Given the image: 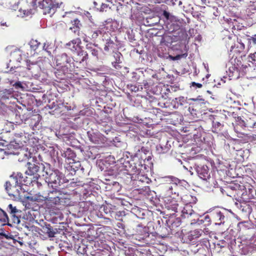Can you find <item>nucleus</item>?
Listing matches in <instances>:
<instances>
[{
    "mask_svg": "<svg viewBox=\"0 0 256 256\" xmlns=\"http://www.w3.org/2000/svg\"><path fill=\"white\" fill-rule=\"evenodd\" d=\"M40 166L43 170L42 176H45L46 181L49 184H53L52 186L57 187L60 186L62 174L58 170L52 169L49 164H42Z\"/></svg>",
    "mask_w": 256,
    "mask_h": 256,
    "instance_id": "nucleus-1",
    "label": "nucleus"
},
{
    "mask_svg": "<svg viewBox=\"0 0 256 256\" xmlns=\"http://www.w3.org/2000/svg\"><path fill=\"white\" fill-rule=\"evenodd\" d=\"M163 181L165 182L164 188L168 196L173 194H176L178 187L180 186L184 182L172 176L164 178Z\"/></svg>",
    "mask_w": 256,
    "mask_h": 256,
    "instance_id": "nucleus-2",
    "label": "nucleus"
},
{
    "mask_svg": "<svg viewBox=\"0 0 256 256\" xmlns=\"http://www.w3.org/2000/svg\"><path fill=\"white\" fill-rule=\"evenodd\" d=\"M62 2H54L52 0H42L38 2V6L43 10L44 14H49L51 16L54 14L56 9L60 8Z\"/></svg>",
    "mask_w": 256,
    "mask_h": 256,
    "instance_id": "nucleus-3",
    "label": "nucleus"
},
{
    "mask_svg": "<svg viewBox=\"0 0 256 256\" xmlns=\"http://www.w3.org/2000/svg\"><path fill=\"white\" fill-rule=\"evenodd\" d=\"M182 216L184 218H188L192 216L194 220H198L199 221V216L195 213L192 208V206L190 204H186L184 206L182 210Z\"/></svg>",
    "mask_w": 256,
    "mask_h": 256,
    "instance_id": "nucleus-4",
    "label": "nucleus"
},
{
    "mask_svg": "<svg viewBox=\"0 0 256 256\" xmlns=\"http://www.w3.org/2000/svg\"><path fill=\"white\" fill-rule=\"evenodd\" d=\"M89 140L93 143L99 144L104 142V138L99 132H87Z\"/></svg>",
    "mask_w": 256,
    "mask_h": 256,
    "instance_id": "nucleus-5",
    "label": "nucleus"
},
{
    "mask_svg": "<svg viewBox=\"0 0 256 256\" xmlns=\"http://www.w3.org/2000/svg\"><path fill=\"white\" fill-rule=\"evenodd\" d=\"M18 182H16L14 186H12L10 182H6V190L9 196H17L20 194V186L16 184Z\"/></svg>",
    "mask_w": 256,
    "mask_h": 256,
    "instance_id": "nucleus-6",
    "label": "nucleus"
},
{
    "mask_svg": "<svg viewBox=\"0 0 256 256\" xmlns=\"http://www.w3.org/2000/svg\"><path fill=\"white\" fill-rule=\"evenodd\" d=\"M122 166L120 167V170H126L128 172H130L131 174H139L138 172L135 170V166L132 168L128 160H126L125 159H122L120 160Z\"/></svg>",
    "mask_w": 256,
    "mask_h": 256,
    "instance_id": "nucleus-7",
    "label": "nucleus"
},
{
    "mask_svg": "<svg viewBox=\"0 0 256 256\" xmlns=\"http://www.w3.org/2000/svg\"><path fill=\"white\" fill-rule=\"evenodd\" d=\"M212 219L216 222V225H220L224 223V213L219 210H214L212 214Z\"/></svg>",
    "mask_w": 256,
    "mask_h": 256,
    "instance_id": "nucleus-8",
    "label": "nucleus"
},
{
    "mask_svg": "<svg viewBox=\"0 0 256 256\" xmlns=\"http://www.w3.org/2000/svg\"><path fill=\"white\" fill-rule=\"evenodd\" d=\"M81 40L79 38L72 40L66 44L68 48L72 52L78 51L80 48Z\"/></svg>",
    "mask_w": 256,
    "mask_h": 256,
    "instance_id": "nucleus-9",
    "label": "nucleus"
},
{
    "mask_svg": "<svg viewBox=\"0 0 256 256\" xmlns=\"http://www.w3.org/2000/svg\"><path fill=\"white\" fill-rule=\"evenodd\" d=\"M196 172L198 176L202 180H206L210 176L208 167L206 166H198Z\"/></svg>",
    "mask_w": 256,
    "mask_h": 256,
    "instance_id": "nucleus-10",
    "label": "nucleus"
},
{
    "mask_svg": "<svg viewBox=\"0 0 256 256\" xmlns=\"http://www.w3.org/2000/svg\"><path fill=\"white\" fill-rule=\"evenodd\" d=\"M60 202V199L58 196L46 197L45 204L47 208H50L58 204Z\"/></svg>",
    "mask_w": 256,
    "mask_h": 256,
    "instance_id": "nucleus-11",
    "label": "nucleus"
},
{
    "mask_svg": "<svg viewBox=\"0 0 256 256\" xmlns=\"http://www.w3.org/2000/svg\"><path fill=\"white\" fill-rule=\"evenodd\" d=\"M70 62V59L68 58L66 54L64 53L58 55L56 57V62L58 65L64 66Z\"/></svg>",
    "mask_w": 256,
    "mask_h": 256,
    "instance_id": "nucleus-12",
    "label": "nucleus"
},
{
    "mask_svg": "<svg viewBox=\"0 0 256 256\" xmlns=\"http://www.w3.org/2000/svg\"><path fill=\"white\" fill-rule=\"evenodd\" d=\"M28 168L26 171V174L28 175L32 176L36 174L40 168V166L35 164L28 163Z\"/></svg>",
    "mask_w": 256,
    "mask_h": 256,
    "instance_id": "nucleus-13",
    "label": "nucleus"
},
{
    "mask_svg": "<svg viewBox=\"0 0 256 256\" xmlns=\"http://www.w3.org/2000/svg\"><path fill=\"white\" fill-rule=\"evenodd\" d=\"M88 54L84 50H80L76 57L74 58V60L76 62L82 63L88 58Z\"/></svg>",
    "mask_w": 256,
    "mask_h": 256,
    "instance_id": "nucleus-14",
    "label": "nucleus"
},
{
    "mask_svg": "<svg viewBox=\"0 0 256 256\" xmlns=\"http://www.w3.org/2000/svg\"><path fill=\"white\" fill-rule=\"evenodd\" d=\"M72 26L70 28V29L72 30L74 33L78 32L80 26H81V24L80 22L78 19H75L74 20L72 21Z\"/></svg>",
    "mask_w": 256,
    "mask_h": 256,
    "instance_id": "nucleus-15",
    "label": "nucleus"
},
{
    "mask_svg": "<svg viewBox=\"0 0 256 256\" xmlns=\"http://www.w3.org/2000/svg\"><path fill=\"white\" fill-rule=\"evenodd\" d=\"M94 45L92 44H88L86 45V48L91 52L93 56H96V59H98V50L97 48H94Z\"/></svg>",
    "mask_w": 256,
    "mask_h": 256,
    "instance_id": "nucleus-16",
    "label": "nucleus"
},
{
    "mask_svg": "<svg viewBox=\"0 0 256 256\" xmlns=\"http://www.w3.org/2000/svg\"><path fill=\"white\" fill-rule=\"evenodd\" d=\"M30 200L32 201L42 202L43 201L46 202V196H44L40 194H36L34 196H31L30 198Z\"/></svg>",
    "mask_w": 256,
    "mask_h": 256,
    "instance_id": "nucleus-17",
    "label": "nucleus"
},
{
    "mask_svg": "<svg viewBox=\"0 0 256 256\" xmlns=\"http://www.w3.org/2000/svg\"><path fill=\"white\" fill-rule=\"evenodd\" d=\"M32 13V10H22L20 8L18 11V16L24 18L25 16H28L30 15Z\"/></svg>",
    "mask_w": 256,
    "mask_h": 256,
    "instance_id": "nucleus-18",
    "label": "nucleus"
},
{
    "mask_svg": "<svg viewBox=\"0 0 256 256\" xmlns=\"http://www.w3.org/2000/svg\"><path fill=\"white\" fill-rule=\"evenodd\" d=\"M167 208L168 209L172 210L174 212H177L178 208V204L176 200H172L170 202L169 204H168Z\"/></svg>",
    "mask_w": 256,
    "mask_h": 256,
    "instance_id": "nucleus-19",
    "label": "nucleus"
},
{
    "mask_svg": "<svg viewBox=\"0 0 256 256\" xmlns=\"http://www.w3.org/2000/svg\"><path fill=\"white\" fill-rule=\"evenodd\" d=\"M40 44V43L35 40H32L29 43L30 47L33 50H36L38 48Z\"/></svg>",
    "mask_w": 256,
    "mask_h": 256,
    "instance_id": "nucleus-20",
    "label": "nucleus"
},
{
    "mask_svg": "<svg viewBox=\"0 0 256 256\" xmlns=\"http://www.w3.org/2000/svg\"><path fill=\"white\" fill-rule=\"evenodd\" d=\"M248 61L256 64V52L251 54L248 56Z\"/></svg>",
    "mask_w": 256,
    "mask_h": 256,
    "instance_id": "nucleus-21",
    "label": "nucleus"
},
{
    "mask_svg": "<svg viewBox=\"0 0 256 256\" xmlns=\"http://www.w3.org/2000/svg\"><path fill=\"white\" fill-rule=\"evenodd\" d=\"M8 208L10 211L11 214H14L18 212V209L16 206H14L12 204H10L8 206Z\"/></svg>",
    "mask_w": 256,
    "mask_h": 256,
    "instance_id": "nucleus-22",
    "label": "nucleus"
},
{
    "mask_svg": "<svg viewBox=\"0 0 256 256\" xmlns=\"http://www.w3.org/2000/svg\"><path fill=\"white\" fill-rule=\"evenodd\" d=\"M101 33L100 31L99 30H94L92 32V38L96 39L98 38V35Z\"/></svg>",
    "mask_w": 256,
    "mask_h": 256,
    "instance_id": "nucleus-23",
    "label": "nucleus"
},
{
    "mask_svg": "<svg viewBox=\"0 0 256 256\" xmlns=\"http://www.w3.org/2000/svg\"><path fill=\"white\" fill-rule=\"evenodd\" d=\"M187 56H188L187 54H178V55H176V56L173 57L172 58V59L173 60H178L182 58H186Z\"/></svg>",
    "mask_w": 256,
    "mask_h": 256,
    "instance_id": "nucleus-24",
    "label": "nucleus"
},
{
    "mask_svg": "<svg viewBox=\"0 0 256 256\" xmlns=\"http://www.w3.org/2000/svg\"><path fill=\"white\" fill-rule=\"evenodd\" d=\"M112 44L113 42L112 40H110L109 42H107L106 45L105 46L104 50L106 51H108L109 50L108 46H110V44Z\"/></svg>",
    "mask_w": 256,
    "mask_h": 256,
    "instance_id": "nucleus-25",
    "label": "nucleus"
},
{
    "mask_svg": "<svg viewBox=\"0 0 256 256\" xmlns=\"http://www.w3.org/2000/svg\"><path fill=\"white\" fill-rule=\"evenodd\" d=\"M191 86H196L198 88H200L202 86V84L200 83H196L195 82H192Z\"/></svg>",
    "mask_w": 256,
    "mask_h": 256,
    "instance_id": "nucleus-26",
    "label": "nucleus"
},
{
    "mask_svg": "<svg viewBox=\"0 0 256 256\" xmlns=\"http://www.w3.org/2000/svg\"><path fill=\"white\" fill-rule=\"evenodd\" d=\"M15 88H23L22 86V84H21L20 82H16L15 83V84H14Z\"/></svg>",
    "mask_w": 256,
    "mask_h": 256,
    "instance_id": "nucleus-27",
    "label": "nucleus"
},
{
    "mask_svg": "<svg viewBox=\"0 0 256 256\" xmlns=\"http://www.w3.org/2000/svg\"><path fill=\"white\" fill-rule=\"evenodd\" d=\"M192 100L196 102V101H204V100L202 98L201 96H198L196 98H193L192 99Z\"/></svg>",
    "mask_w": 256,
    "mask_h": 256,
    "instance_id": "nucleus-28",
    "label": "nucleus"
},
{
    "mask_svg": "<svg viewBox=\"0 0 256 256\" xmlns=\"http://www.w3.org/2000/svg\"><path fill=\"white\" fill-rule=\"evenodd\" d=\"M0 235L1 236H5L6 238H12V237L11 236H8V235H6L5 234H3V230H0Z\"/></svg>",
    "mask_w": 256,
    "mask_h": 256,
    "instance_id": "nucleus-29",
    "label": "nucleus"
},
{
    "mask_svg": "<svg viewBox=\"0 0 256 256\" xmlns=\"http://www.w3.org/2000/svg\"><path fill=\"white\" fill-rule=\"evenodd\" d=\"M163 16L166 18V19H168L169 18V16H170V13L166 11H164V12H163Z\"/></svg>",
    "mask_w": 256,
    "mask_h": 256,
    "instance_id": "nucleus-30",
    "label": "nucleus"
},
{
    "mask_svg": "<svg viewBox=\"0 0 256 256\" xmlns=\"http://www.w3.org/2000/svg\"><path fill=\"white\" fill-rule=\"evenodd\" d=\"M238 43L240 44V50H243L244 48V43L242 42H238Z\"/></svg>",
    "mask_w": 256,
    "mask_h": 256,
    "instance_id": "nucleus-31",
    "label": "nucleus"
},
{
    "mask_svg": "<svg viewBox=\"0 0 256 256\" xmlns=\"http://www.w3.org/2000/svg\"><path fill=\"white\" fill-rule=\"evenodd\" d=\"M48 236L50 237H53L54 236V233L51 230H48Z\"/></svg>",
    "mask_w": 256,
    "mask_h": 256,
    "instance_id": "nucleus-32",
    "label": "nucleus"
},
{
    "mask_svg": "<svg viewBox=\"0 0 256 256\" xmlns=\"http://www.w3.org/2000/svg\"><path fill=\"white\" fill-rule=\"evenodd\" d=\"M107 8V5L106 4H102L101 6V8L100 9V11H104V8Z\"/></svg>",
    "mask_w": 256,
    "mask_h": 256,
    "instance_id": "nucleus-33",
    "label": "nucleus"
},
{
    "mask_svg": "<svg viewBox=\"0 0 256 256\" xmlns=\"http://www.w3.org/2000/svg\"><path fill=\"white\" fill-rule=\"evenodd\" d=\"M204 221L210 222V218L208 216H206L204 217Z\"/></svg>",
    "mask_w": 256,
    "mask_h": 256,
    "instance_id": "nucleus-34",
    "label": "nucleus"
},
{
    "mask_svg": "<svg viewBox=\"0 0 256 256\" xmlns=\"http://www.w3.org/2000/svg\"><path fill=\"white\" fill-rule=\"evenodd\" d=\"M14 145L12 144H10L8 146V150H11L12 148H14Z\"/></svg>",
    "mask_w": 256,
    "mask_h": 256,
    "instance_id": "nucleus-35",
    "label": "nucleus"
},
{
    "mask_svg": "<svg viewBox=\"0 0 256 256\" xmlns=\"http://www.w3.org/2000/svg\"><path fill=\"white\" fill-rule=\"evenodd\" d=\"M252 40L254 43L256 44V35H254V37L252 38Z\"/></svg>",
    "mask_w": 256,
    "mask_h": 256,
    "instance_id": "nucleus-36",
    "label": "nucleus"
},
{
    "mask_svg": "<svg viewBox=\"0 0 256 256\" xmlns=\"http://www.w3.org/2000/svg\"><path fill=\"white\" fill-rule=\"evenodd\" d=\"M251 127L252 128H256V122H254Z\"/></svg>",
    "mask_w": 256,
    "mask_h": 256,
    "instance_id": "nucleus-37",
    "label": "nucleus"
},
{
    "mask_svg": "<svg viewBox=\"0 0 256 256\" xmlns=\"http://www.w3.org/2000/svg\"><path fill=\"white\" fill-rule=\"evenodd\" d=\"M202 3L203 4H206V0H201Z\"/></svg>",
    "mask_w": 256,
    "mask_h": 256,
    "instance_id": "nucleus-38",
    "label": "nucleus"
},
{
    "mask_svg": "<svg viewBox=\"0 0 256 256\" xmlns=\"http://www.w3.org/2000/svg\"><path fill=\"white\" fill-rule=\"evenodd\" d=\"M200 224H202V222H204V220H200Z\"/></svg>",
    "mask_w": 256,
    "mask_h": 256,
    "instance_id": "nucleus-39",
    "label": "nucleus"
},
{
    "mask_svg": "<svg viewBox=\"0 0 256 256\" xmlns=\"http://www.w3.org/2000/svg\"><path fill=\"white\" fill-rule=\"evenodd\" d=\"M46 46V44H44V48H45Z\"/></svg>",
    "mask_w": 256,
    "mask_h": 256,
    "instance_id": "nucleus-40",
    "label": "nucleus"
},
{
    "mask_svg": "<svg viewBox=\"0 0 256 256\" xmlns=\"http://www.w3.org/2000/svg\"><path fill=\"white\" fill-rule=\"evenodd\" d=\"M112 0H107L108 2H112Z\"/></svg>",
    "mask_w": 256,
    "mask_h": 256,
    "instance_id": "nucleus-41",
    "label": "nucleus"
},
{
    "mask_svg": "<svg viewBox=\"0 0 256 256\" xmlns=\"http://www.w3.org/2000/svg\"><path fill=\"white\" fill-rule=\"evenodd\" d=\"M94 4L95 6H96V2H94Z\"/></svg>",
    "mask_w": 256,
    "mask_h": 256,
    "instance_id": "nucleus-42",
    "label": "nucleus"
},
{
    "mask_svg": "<svg viewBox=\"0 0 256 256\" xmlns=\"http://www.w3.org/2000/svg\"><path fill=\"white\" fill-rule=\"evenodd\" d=\"M18 146V145H16V148H16Z\"/></svg>",
    "mask_w": 256,
    "mask_h": 256,
    "instance_id": "nucleus-43",
    "label": "nucleus"
},
{
    "mask_svg": "<svg viewBox=\"0 0 256 256\" xmlns=\"http://www.w3.org/2000/svg\"><path fill=\"white\" fill-rule=\"evenodd\" d=\"M199 232L198 230H196V232Z\"/></svg>",
    "mask_w": 256,
    "mask_h": 256,
    "instance_id": "nucleus-44",
    "label": "nucleus"
},
{
    "mask_svg": "<svg viewBox=\"0 0 256 256\" xmlns=\"http://www.w3.org/2000/svg\"><path fill=\"white\" fill-rule=\"evenodd\" d=\"M196 222H192V224L196 223Z\"/></svg>",
    "mask_w": 256,
    "mask_h": 256,
    "instance_id": "nucleus-45",
    "label": "nucleus"
}]
</instances>
